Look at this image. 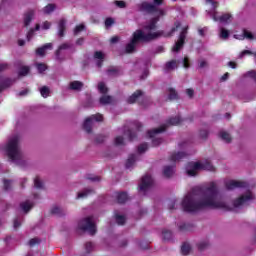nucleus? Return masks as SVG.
<instances>
[{
	"mask_svg": "<svg viewBox=\"0 0 256 256\" xmlns=\"http://www.w3.org/2000/svg\"><path fill=\"white\" fill-rule=\"evenodd\" d=\"M65 25H66V22H65V19H61L58 23V35L59 37H63V35H65Z\"/></svg>",
	"mask_w": 256,
	"mask_h": 256,
	"instance_id": "nucleus-24",
	"label": "nucleus"
},
{
	"mask_svg": "<svg viewBox=\"0 0 256 256\" xmlns=\"http://www.w3.org/2000/svg\"><path fill=\"white\" fill-rule=\"evenodd\" d=\"M51 213L53 215H61V208L59 206L52 207Z\"/></svg>",
	"mask_w": 256,
	"mask_h": 256,
	"instance_id": "nucleus-49",
	"label": "nucleus"
},
{
	"mask_svg": "<svg viewBox=\"0 0 256 256\" xmlns=\"http://www.w3.org/2000/svg\"><path fill=\"white\" fill-rule=\"evenodd\" d=\"M153 1L154 4L144 2L140 5V11H143L144 13H153L155 17L152 18L149 23L144 25L142 30L138 29L133 33L130 43L126 45V53H133L137 47V43H147L159 37H171L175 31L181 29V22H176L175 27L172 28L171 32L168 34H165L163 31H155V29H157V21H159V17H163L165 12L157 9V5H161L163 0Z\"/></svg>",
	"mask_w": 256,
	"mask_h": 256,
	"instance_id": "nucleus-2",
	"label": "nucleus"
},
{
	"mask_svg": "<svg viewBox=\"0 0 256 256\" xmlns=\"http://www.w3.org/2000/svg\"><path fill=\"white\" fill-rule=\"evenodd\" d=\"M186 93H187L188 97H193V94H194L193 89H187Z\"/></svg>",
	"mask_w": 256,
	"mask_h": 256,
	"instance_id": "nucleus-62",
	"label": "nucleus"
},
{
	"mask_svg": "<svg viewBox=\"0 0 256 256\" xmlns=\"http://www.w3.org/2000/svg\"><path fill=\"white\" fill-rule=\"evenodd\" d=\"M198 171H215V166L211 161L189 162L186 166V173L189 177H195Z\"/></svg>",
	"mask_w": 256,
	"mask_h": 256,
	"instance_id": "nucleus-4",
	"label": "nucleus"
},
{
	"mask_svg": "<svg viewBox=\"0 0 256 256\" xmlns=\"http://www.w3.org/2000/svg\"><path fill=\"white\" fill-rule=\"evenodd\" d=\"M4 189L6 191H9V189H11V181L10 180H4Z\"/></svg>",
	"mask_w": 256,
	"mask_h": 256,
	"instance_id": "nucleus-53",
	"label": "nucleus"
},
{
	"mask_svg": "<svg viewBox=\"0 0 256 256\" xmlns=\"http://www.w3.org/2000/svg\"><path fill=\"white\" fill-rule=\"evenodd\" d=\"M144 99L145 95L141 90H138L127 99V103H137V101H143Z\"/></svg>",
	"mask_w": 256,
	"mask_h": 256,
	"instance_id": "nucleus-13",
	"label": "nucleus"
},
{
	"mask_svg": "<svg viewBox=\"0 0 256 256\" xmlns=\"http://www.w3.org/2000/svg\"><path fill=\"white\" fill-rule=\"evenodd\" d=\"M173 237V233L170 230L164 229L162 231V239H164V241H171Z\"/></svg>",
	"mask_w": 256,
	"mask_h": 256,
	"instance_id": "nucleus-27",
	"label": "nucleus"
},
{
	"mask_svg": "<svg viewBox=\"0 0 256 256\" xmlns=\"http://www.w3.org/2000/svg\"><path fill=\"white\" fill-rule=\"evenodd\" d=\"M255 199L251 191H246L229 206L225 197L219 191L217 183L210 182L205 187L196 186L192 188L183 198L181 205L186 213H197L202 209H223L224 211H241L245 205H249Z\"/></svg>",
	"mask_w": 256,
	"mask_h": 256,
	"instance_id": "nucleus-1",
	"label": "nucleus"
},
{
	"mask_svg": "<svg viewBox=\"0 0 256 256\" xmlns=\"http://www.w3.org/2000/svg\"><path fill=\"white\" fill-rule=\"evenodd\" d=\"M94 59L96 61L97 67H101V65H103V60L105 59V54H103V52L97 51L94 53Z\"/></svg>",
	"mask_w": 256,
	"mask_h": 256,
	"instance_id": "nucleus-17",
	"label": "nucleus"
},
{
	"mask_svg": "<svg viewBox=\"0 0 256 256\" xmlns=\"http://www.w3.org/2000/svg\"><path fill=\"white\" fill-rule=\"evenodd\" d=\"M5 69H7V64L5 63L0 64V72L5 71ZM13 83H14V80L0 76V93L1 91H3V89H7V87H11Z\"/></svg>",
	"mask_w": 256,
	"mask_h": 256,
	"instance_id": "nucleus-10",
	"label": "nucleus"
},
{
	"mask_svg": "<svg viewBox=\"0 0 256 256\" xmlns=\"http://www.w3.org/2000/svg\"><path fill=\"white\" fill-rule=\"evenodd\" d=\"M173 173H175V167L173 166H165L163 169L164 177H172Z\"/></svg>",
	"mask_w": 256,
	"mask_h": 256,
	"instance_id": "nucleus-23",
	"label": "nucleus"
},
{
	"mask_svg": "<svg viewBox=\"0 0 256 256\" xmlns=\"http://www.w3.org/2000/svg\"><path fill=\"white\" fill-rule=\"evenodd\" d=\"M209 245V243L207 242V241H203V242H200L199 244H198V249L200 250V251H203V249H206V247Z\"/></svg>",
	"mask_w": 256,
	"mask_h": 256,
	"instance_id": "nucleus-51",
	"label": "nucleus"
},
{
	"mask_svg": "<svg viewBox=\"0 0 256 256\" xmlns=\"http://www.w3.org/2000/svg\"><path fill=\"white\" fill-rule=\"evenodd\" d=\"M64 49H69V44L65 43L59 47V49L56 51V59H59V55Z\"/></svg>",
	"mask_w": 256,
	"mask_h": 256,
	"instance_id": "nucleus-42",
	"label": "nucleus"
},
{
	"mask_svg": "<svg viewBox=\"0 0 256 256\" xmlns=\"http://www.w3.org/2000/svg\"><path fill=\"white\" fill-rule=\"evenodd\" d=\"M176 203H177V200H171L168 204L169 209H175Z\"/></svg>",
	"mask_w": 256,
	"mask_h": 256,
	"instance_id": "nucleus-59",
	"label": "nucleus"
},
{
	"mask_svg": "<svg viewBox=\"0 0 256 256\" xmlns=\"http://www.w3.org/2000/svg\"><path fill=\"white\" fill-rule=\"evenodd\" d=\"M37 70L39 73H43L44 71L47 70V65L43 64V63H38L36 64Z\"/></svg>",
	"mask_w": 256,
	"mask_h": 256,
	"instance_id": "nucleus-45",
	"label": "nucleus"
},
{
	"mask_svg": "<svg viewBox=\"0 0 256 256\" xmlns=\"http://www.w3.org/2000/svg\"><path fill=\"white\" fill-rule=\"evenodd\" d=\"M34 33H35V30H33V29L29 30V32L27 33L28 41H31V38L33 37Z\"/></svg>",
	"mask_w": 256,
	"mask_h": 256,
	"instance_id": "nucleus-58",
	"label": "nucleus"
},
{
	"mask_svg": "<svg viewBox=\"0 0 256 256\" xmlns=\"http://www.w3.org/2000/svg\"><path fill=\"white\" fill-rule=\"evenodd\" d=\"M84 29H85L84 24H80V25L76 26V28L74 29V35H79L81 33V31H83Z\"/></svg>",
	"mask_w": 256,
	"mask_h": 256,
	"instance_id": "nucleus-48",
	"label": "nucleus"
},
{
	"mask_svg": "<svg viewBox=\"0 0 256 256\" xmlns=\"http://www.w3.org/2000/svg\"><path fill=\"white\" fill-rule=\"evenodd\" d=\"M108 75H119V68L117 67H111L107 71Z\"/></svg>",
	"mask_w": 256,
	"mask_h": 256,
	"instance_id": "nucleus-44",
	"label": "nucleus"
},
{
	"mask_svg": "<svg viewBox=\"0 0 256 256\" xmlns=\"http://www.w3.org/2000/svg\"><path fill=\"white\" fill-rule=\"evenodd\" d=\"M39 243H40L39 238H33V239H31V240L29 241V246H30V247H33V246H35V245H37V244H39Z\"/></svg>",
	"mask_w": 256,
	"mask_h": 256,
	"instance_id": "nucleus-52",
	"label": "nucleus"
},
{
	"mask_svg": "<svg viewBox=\"0 0 256 256\" xmlns=\"http://www.w3.org/2000/svg\"><path fill=\"white\" fill-rule=\"evenodd\" d=\"M135 163H137V156L135 154H131L126 161V169H133V167H135Z\"/></svg>",
	"mask_w": 256,
	"mask_h": 256,
	"instance_id": "nucleus-14",
	"label": "nucleus"
},
{
	"mask_svg": "<svg viewBox=\"0 0 256 256\" xmlns=\"http://www.w3.org/2000/svg\"><path fill=\"white\" fill-rule=\"evenodd\" d=\"M187 29V27H183L181 29L179 39L172 48L173 53H178V51H181V49H183V45H185V39L187 37Z\"/></svg>",
	"mask_w": 256,
	"mask_h": 256,
	"instance_id": "nucleus-9",
	"label": "nucleus"
},
{
	"mask_svg": "<svg viewBox=\"0 0 256 256\" xmlns=\"http://www.w3.org/2000/svg\"><path fill=\"white\" fill-rule=\"evenodd\" d=\"M78 229L86 231L89 235L97 233V219L93 216L86 217L78 223Z\"/></svg>",
	"mask_w": 256,
	"mask_h": 256,
	"instance_id": "nucleus-6",
	"label": "nucleus"
},
{
	"mask_svg": "<svg viewBox=\"0 0 256 256\" xmlns=\"http://www.w3.org/2000/svg\"><path fill=\"white\" fill-rule=\"evenodd\" d=\"M21 223H23L22 217H17L14 219V229H17L18 227H21Z\"/></svg>",
	"mask_w": 256,
	"mask_h": 256,
	"instance_id": "nucleus-46",
	"label": "nucleus"
},
{
	"mask_svg": "<svg viewBox=\"0 0 256 256\" xmlns=\"http://www.w3.org/2000/svg\"><path fill=\"white\" fill-rule=\"evenodd\" d=\"M179 149H187V142H181L178 144Z\"/></svg>",
	"mask_w": 256,
	"mask_h": 256,
	"instance_id": "nucleus-61",
	"label": "nucleus"
},
{
	"mask_svg": "<svg viewBox=\"0 0 256 256\" xmlns=\"http://www.w3.org/2000/svg\"><path fill=\"white\" fill-rule=\"evenodd\" d=\"M166 71H173L174 69H177V61L172 60L170 62H167L165 65Z\"/></svg>",
	"mask_w": 256,
	"mask_h": 256,
	"instance_id": "nucleus-28",
	"label": "nucleus"
},
{
	"mask_svg": "<svg viewBox=\"0 0 256 256\" xmlns=\"http://www.w3.org/2000/svg\"><path fill=\"white\" fill-rule=\"evenodd\" d=\"M236 39H253V34L249 32L248 30L243 31V36L236 37Z\"/></svg>",
	"mask_w": 256,
	"mask_h": 256,
	"instance_id": "nucleus-36",
	"label": "nucleus"
},
{
	"mask_svg": "<svg viewBox=\"0 0 256 256\" xmlns=\"http://www.w3.org/2000/svg\"><path fill=\"white\" fill-rule=\"evenodd\" d=\"M114 21L112 18H107L105 21V25L106 27H111V25H113Z\"/></svg>",
	"mask_w": 256,
	"mask_h": 256,
	"instance_id": "nucleus-56",
	"label": "nucleus"
},
{
	"mask_svg": "<svg viewBox=\"0 0 256 256\" xmlns=\"http://www.w3.org/2000/svg\"><path fill=\"white\" fill-rule=\"evenodd\" d=\"M98 91H99V93H101L102 95H105V93H107V91H109V89L107 88V86L105 85V83L99 82V83H98Z\"/></svg>",
	"mask_w": 256,
	"mask_h": 256,
	"instance_id": "nucleus-32",
	"label": "nucleus"
},
{
	"mask_svg": "<svg viewBox=\"0 0 256 256\" xmlns=\"http://www.w3.org/2000/svg\"><path fill=\"white\" fill-rule=\"evenodd\" d=\"M153 187V178L151 175L146 174L145 176L142 177L139 189L140 191H147Z\"/></svg>",
	"mask_w": 256,
	"mask_h": 256,
	"instance_id": "nucleus-11",
	"label": "nucleus"
},
{
	"mask_svg": "<svg viewBox=\"0 0 256 256\" xmlns=\"http://www.w3.org/2000/svg\"><path fill=\"white\" fill-rule=\"evenodd\" d=\"M53 11H55V5L53 4H49L44 8V13L46 15H49V13H53Z\"/></svg>",
	"mask_w": 256,
	"mask_h": 256,
	"instance_id": "nucleus-41",
	"label": "nucleus"
},
{
	"mask_svg": "<svg viewBox=\"0 0 256 256\" xmlns=\"http://www.w3.org/2000/svg\"><path fill=\"white\" fill-rule=\"evenodd\" d=\"M117 41H119V37L117 36L112 37L110 40L111 43H117Z\"/></svg>",
	"mask_w": 256,
	"mask_h": 256,
	"instance_id": "nucleus-64",
	"label": "nucleus"
},
{
	"mask_svg": "<svg viewBox=\"0 0 256 256\" xmlns=\"http://www.w3.org/2000/svg\"><path fill=\"white\" fill-rule=\"evenodd\" d=\"M189 251H191V245H189V243H184L181 247L182 255H189Z\"/></svg>",
	"mask_w": 256,
	"mask_h": 256,
	"instance_id": "nucleus-34",
	"label": "nucleus"
},
{
	"mask_svg": "<svg viewBox=\"0 0 256 256\" xmlns=\"http://www.w3.org/2000/svg\"><path fill=\"white\" fill-rule=\"evenodd\" d=\"M183 120L181 117L176 116L174 118H170L168 121V125H179Z\"/></svg>",
	"mask_w": 256,
	"mask_h": 256,
	"instance_id": "nucleus-33",
	"label": "nucleus"
},
{
	"mask_svg": "<svg viewBox=\"0 0 256 256\" xmlns=\"http://www.w3.org/2000/svg\"><path fill=\"white\" fill-rule=\"evenodd\" d=\"M34 15H35V11H33V10H29L28 12L25 13V15H24V27H28V25L33 20Z\"/></svg>",
	"mask_w": 256,
	"mask_h": 256,
	"instance_id": "nucleus-16",
	"label": "nucleus"
},
{
	"mask_svg": "<svg viewBox=\"0 0 256 256\" xmlns=\"http://www.w3.org/2000/svg\"><path fill=\"white\" fill-rule=\"evenodd\" d=\"M225 187L228 191H232V189H239L241 187H247V182L237 181V180H226Z\"/></svg>",
	"mask_w": 256,
	"mask_h": 256,
	"instance_id": "nucleus-12",
	"label": "nucleus"
},
{
	"mask_svg": "<svg viewBox=\"0 0 256 256\" xmlns=\"http://www.w3.org/2000/svg\"><path fill=\"white\" fill-rule=\"evenodd\" d=\"M34 186L36 189H43V182L41 181V179L39 177H36L34 179Z\"/></svg>",
	"mask_w": 256,
	"mask_h": 256,
	"instance_id": "nucleus-39",
	"label": "nucleus"
},
{
	"mask_svg": "<svg viewBox=\"0 0 256 256\" xmlns=\"http://www.w3.org/2000/svg\"><path fill=\"white\" fill-rule=\"evenodd\" d=\"M147 149H149V145L147 143L140 144L138 146V153H145Z\"/></svg>",
	"mask_w": 256,
	"mask_h": 256,
	"instance_id": "nucleus-43",
	"label": "nucleus"
},
{
	"mask_svg": "<svg viewBox=\"0 0 256 256\" xmlns=\"http://www.w3.org/2000/svg\"><path fill=\"white\" fill-rule=\"evenodd\" d=\"M207 135H209L207 130L200 131V137H202V139H207Z\"/></svg>",
	"mask_w": 256,
	"mask_h": 256,
	"instance_id": "nucleus-55",
	"label": "nucleus"
},
{
	"mask_svg": "<svg viewBox=\"0 0 256 256\" xmlns=\"http://www.w3.org/2000/svg\"><path fill=\"white\" fill-rule=\"evenodd\" d=\"M219 136L226 143H229L231 141V135H229V133L225 131H220Z\"/></svg>",
	"mask_w": 256,
	"mask_h": 256,
	"instance_id": "nucleus-31",
	"label": "nucleus"
},
{
	"mask_svg": "<svg viewBox=\"0 0 256 256\" xmlns=\"http://www.w3.org/2000/svg\"><path fill=\"white\" fill-rule=\"evenodd\" d=\"M180 63L183 65L184 69H189V58L185 57Z\"/></svg>",
	"mask_w": 256,
	"mask_h": 256,
	"instance_id": "nucleus-50",
	"label": "nucleus"
},
{
	"mask_svg": "<svg viewBox=\"0 0 256 256\" xmlns=\"http://www.w3.org/2000/svg\"><path fill=\"white\" fill-rule=\"evenodd\" d=\"M123 135L124 137H128L129 141H133V139H135V132L129 129L127 130V128H124Z\"/></svg>",
	"mask_w": 256,
	"mask_h": 256,
	"instance_id": "nucleus-29",
	"label": "nucleus"
},
{
	"mask_svg": "<svg viewBox=\"0 0 256 256\" xmlns=\"http://www.w3.org/2000/svg\"><path fill=\"white\" fill-rule=\"evenodd\" d=\"M29 73V67L28 66H21L19 71L20 77H25Z\"/></svg>",
	"mask_w": 256,
	"mask_h": 256,
	"instance_id": "nucleus-38",
	"label": "nucleus"
},
{
	"mask_svg": "<svg viewBox=\"0 0 256 256\" xmlns=\"http://www.w3.org/2000/svg\"><path fill=\"white\" fill-rule=\"evenodd\" d=\"M218 37L223 41H227V39H229V30L225 29L223 26L220 25Z\"/></svg>",
	"mask_w": 256,
	"mask_h": 256,
	"instance_id": "nucleus-18",
	"label": "nucleus"
},
{
	"mask_svg": "<svg viewBox=\"0 0 256 256\" xmlns=\"http://www.w3.org/2000/svg\"><path fill=\"white\" fill-rule=\"evenodd\" d=\"M100 121H103V115L101 114L92 115L84 121L83 127L85 131H87V133H91V129L95 124V122H100Z\"/></svg>",
	"mask_w": 256,
	"mask_h": 256,
	"instance_id": "nucleus-8",
	"label": "nucleus"
},
{
	"mask_svg": "<svg viewBox=\"0 0 256 256\" xmlns=\"http://www.w3.org/2000/svg\"><path fill=\"white\" fill-rule=\"evenodd\" d=\"M114 143L115 145L119 146V145H125V138H123V136H117L114 139Z\"/></svg>",
	"mask_w": 256,
	"mask_h": 256,
	"instance_id": "nucleus-40",
	"label": "nucleus"
},
{
	"mask_svg": "<svg viewBox=\"0 0 256 256\" xmlns=\"http://www.w3.org/2000/svg\"><path fill=\"white\" fill-rule=\"evenodd\" d=\"M167 129L166 125H162L159 128H155L152 130H149L147 135L150 139H152V145L154 147H158V145H161L163 143V138L159 137L160 133H163Z\"/></svg>",
	"mask_w": 256,
	"mask_h": 256,
	"instance_id": "nucleus-7",
	"label": "nucleus"
},
{
	"mask_svg": "<svg viewBox=\"0 0 256 256\" xmlns=\"http://www.w3.org/2000/svg\"><path fill=\"white\" fill-rule=\"evenodd\" d=\"M4 151L12 163L20 166L25 165L23 152H21V148L19 147V135H13L8 139V142L4 147Z\"/></svg>",
	"mask_w": 256,
	"mask_h": 256,
	"instance_id": "nucleus-3",
	"label": "nucleus"
},
{
	"mask_svg": "<svg viewBox=\"0 0 256 256\" xmlns=\"http://www.w3.org/2000/svg\"><path fill=\"white\" fill-rule=\"evenodd\" d=\"M185 157H187V153H185V152H178V153L171 154L170 160L175 162V161H180V159H183Z\"/></svg>",
	"mask_w": 256,
	"mask_h": 256,
	"instance_id": "nucleus-22",
	"label": "nucleus"
},
{
	"mask_svg": "<svg viewBox=\"0 0 256 256\" xmlns=\"http://www.w3.org/2000/svg\"><path fill=\"white\" fill-rule=\"evenodd\" d=\"M34 203L30 200L22 202L20 207L24 213H29V210L33 208Z\"/></svg>",
	"mask_w": 256,
	"mask_h": 256,
	"instance_id": "nucleus-20",
	"label": "nucleus"
},
{
	"mask_svg": "<svg viewBox=\"0 0 256 256\" xmlns=\"http://www.w3.org/2000/svg\"><path fill=\"white\" fill-rule=\"evenodd\" d=\"M50 27H51V23H49L48 21L42 24V29H44L45 31H47V29H50Z\"/></svg>",
	"mask_w": 256,
	"mask_h": 256,
	"instance_id": "nucleus-57",
	"label": "nucleus"
},
{
	"mask_svg": "<svg viewBox=\"0 0 256 256\" xmlns=\"http://www.w3.org/2000/svg\"><path fill=\"white\" fill-rule=\"evenodd\" d=\"M83 88V83L79 81H73L70 83V89L73 91H79Z\"/></svg>",
	"mask_w": 256,
	"mask_h": 256,
	"instance_id": "nucleus-26",
	"label": "nucleus"
},
{
	"mask_svg": "<svg viewBox=\"0 0 256 256\" xmlns=\"http://www.w3.org/2000/svg\"><path fill=\"white\" fill-rule=\"evenodd\" d=\"M168 93V99H170V101H173V99H177V92L175 91V89H168Z\"/></svg>",
	"mask_w": 256,
	"mask_h": 256,
	"instance_id": "nucleus-37",
	"label": "nucleus"
},
{
	"mask_svg": "<svg viewBox=\"0 0 256 256\" xmlns=\"http://www.w3.org/2000/svg\"><path fill=\"white\" fill-rule=\"evenodd\" d=\"M115 197L118 201V203H125L127 199H129V196L125 192H116Z\"/></svg>",
	"mask_w": 256,
	"mask_h": 256,
	"instance_id": "nucleus-21",
	"label": "nucleus"
},
{
	"mask_svg": "<svg viewBox=\"0 0 256 256\" xmlns=\"http://www.w3.org/2000/svg\"><path fill=\"white\" fill-rule=\"evenodd\" d=\"M91 193H93L92 189H85L84 191L78 193L77 199H85V197L91 195Z\"/></svg>",
	"mask_w": 256,
	"mask_h": 256,
	"instance_id": "nucleus-30",
	"label": "nucleus"
},
{
	"mask_svg": "<svg viewBox=\"0 0 256 256\" xmlns=\"http://www.w3.org/2000/svg\"><path fill=\"white\" fill-rule=\"evenodd\" d=\"M114 217L118 225H125V221H127V218L125 217V215L120 214L118 211H115Z\"/></svg>",
	"mask_w": 256,
	"mask_h": 256,
	"instance_id": "nucleus-19",
	"label": "nucleus"
},
{
	"mask_svg": "<svg viewBox=\"0 0 256 256\" xmlns=\"http://www.w3.org/2000/svg\"><path fill=\"white\" fill-rule=\"evenodd\" d=\"M85 249L87 253H91V251H93V249H95V245H93L92 242H87L85 244Z\"/></svg>",
	"mask_w": 256,
	"mask_h": 256,
	"instance_id": "nucleus-47",
	"label": "nucleus"
},
{
	"mask_svg": "<svg viewBox=\"0 0 256 256\" xmlns=\"http://www.w3.org/2000/svg\"><path fill=\"white\" fill-rule=\"evenodd\" d=\"M111 103H113V97L111 96L103 95L100 98V105H111Z\"/></svg>",
	"mask_w": 256,
	"mask_h": 256,
	"instance_id": "nucleus-25",
	"label": "nucleus"
},
{
	"mask_svg": "<svg viewBox=\"0 0 256 256\" xmlns=\"http://www.w3.org/2000/svg\"><path fill=\"white\" fill-rule=\"evenodd\" d=\"M47 49H49V50L53 49V44L48 43V44H45L44 46L38 48L36 50V55H39L40 57H43V55H45V53L47 52Z\"/></svg>",
	"mask_w": 256,
	"mask_h": 256,
	"instance_id": "nucleus-15",
	"label": "nucleus"
},
{
	"mask_svg": "<svg viewBox=\"0 0 256 256\" xmlns=\"http://www.w3.org/2000/svg\"><path fill=\"white\" fill-rule=\"evenodd\" d=\"M229 79V73H225L222 77H221V81H227Z\"/></svg>",
	"mask_w": 256,
	"mask_h": 256,
	"instance_id": "nucleus-63",
	"label": "nucleus"
},
{
	"mask_svg": "<svg viewBox=\"0 0 256 256\" xmlns=\"http://www.w3.org/2000/svg\"><path fill=\"white\" fill-rule=\"evenodd\" d=\"M115 5L119 7L120 9L125 8V2L124 1H115Z\"/></svg>",
	"mask_w": 256,
	"mask_h": 256,
	"instance_id": "nucleus-54",
	"label": "nucleus"
},
{
	"mask_svg": "<svg viewBox=\"0 0 256 256\" xmlns=\"http://www.w3.org/2000/svg\"><path fill=\"white\" fill-rule=\"evenodd\" d=\"M206 3L210 5V10H207V13L210 14V17L213 19V21H218L220 25H229V23H231V14L224 13L219 15V12L215 11V9L218 7V4L215 0H206Z\"/></svg>",
	"mask_w": 256,
	"mask_h": 256,
	"instance_id": "nucleus-5",
	"label": "nucleus"
},
{
	"mask_svg": "<svg viewBox=\"0 0 256 256\" xmlns=\"http://www.w3.org/2000/svg\"><path fill=\"white\" fill-rule=\"evenodd\" d=\"M251 51H249V50H244V51H242L241 53H240V58H243V57H245V55H251Z\"/></svg>",
	"mask_w": 256,
	"mask_h": 256,
	"instance_id": "nucleus-60",
	"label": "nucleus"
},
{
	"mask_svg": "<svg viewBox=\"0 0 256 256\" xmlns=\"http://www.w3.org/2000/svg\"><path fill=\"white\" fill-rule=\"evenodd\" d=\"M49 93H51V91L49 90V87L43 86L42 88H40V94H41L44 98L49 97Z\"/></svg>",
	"mask_w": 256,
	"mask_h": 256,
	"instance_id": "nucleus-35",
	"label": "nucleus"
}]
</instances>
